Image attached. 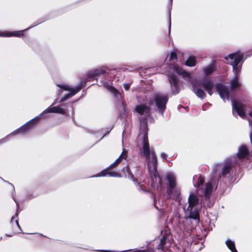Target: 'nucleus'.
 <instances>
[{
	"label": "nucleus",
	"instance_id": "b1692460",
	"mask_svg": "<svg viewBox=\"0 0 252 252\" xmlns=\"http://www.w3.org/2000/svg\"><path fill=\"white\" fill-rule=\"evenodd\" d=\"M105 88H106L109 91L111 92L112 93L115 94L117 93V90L113 87L109 86V85L105 84L104 85Z\"/></svg>",
	"mask_w": 252,
	"mask_h": 252
},
{
	"label": "nucleus",
	"instance_id": "c85d7f7f",
	"mask_svg": "<svg viewBox=\"0 0 252 252\" xmlns=\"http://www.w3.org/2000/svg\"><path fill=\"white\" fill-rule=\"evenodd\" d=\"M250 137L251 141H252V133L250 134Z\"/></svg>",
	"mask_w": 252,
	"mask_h": 252
},
{
	"label": "nucleus",
	"instance_id": "f704fd0d",
	"mask_svg": "<svg viewBox=\"0 0 252 252\" xmlns=\"http://www.w3.org/2000/svg\"><path fill=\"white\" fill-rule=\"evenodd\" d=\"M248 121L249 122V123H250V124L251 123H250V121L249 119V118H248Z\"/></svg>",
	"mask_w": 252,
	"mask_h": 252
},
{
	"label": "nucleus",
	"instance_id": "4be33fe9",
	"mask_svg": "<svg viewBox=\"0 0 252 252\" xmlns=\"http://www.w3.org/2000/svg\"><path fill=\"white\" fill-rule=\"evenodd\" d=\"M212 186L210 183H208L206 184L205 193L206 197L209 196L210 194L212 191Z\"/></svg>",
	"mask_w": 252,
	"mask_h": 252
},
{
	"label": "nucleus",
	"instance_id": "dca6fc26",
	"mask_svg": "<svg viewBox=\"0 0 252 252\" xmlns=\"http://www.w3.org/2000/svg\"><path fill=\"white\" fill-rule=\"evenodd\" d=\"M105 70L103 68L96 69L94 70H92L89 73V78L93 77L96 76H99L101 74H104Z\"/></svg>",
	"mask_w": 252,
	"mask_h": 252
},
{
	"label": "nucleus",
	"instance_id": "2f4dec72",
	"mask_svg": "<svg viewBox=\"0 0 252 252\" xmlns=\"http://www.w3.org/2000/svg\"><path fill=\"white\" fill-rule=\"evenodd\" d=\"M161 245H163L164 244V242H163V240H161Z\"/></svg>",
	"mask_w": 252,
	"mask_h": 252
},
{
	"label": "nucleus",
	"instance_id": "c9c22d12",
	"mask_svg": "<svg viewBox=\"0 0 252 252\" xmlns=\"http://www.w3.org/2000/svg\"><path fill=\"white\" fill-rule=\"evenodd\" d=\"M170 27H171V24H170V25H169V29L170 28Z\"/></svg>",
	"mask_w": 252,
	"mask_h": 252
},
{
	"label": "nucleus",
	"instance_id": "72a5a7b5",
	"mask_svg": "<svg viewBox=\"0 0 252 252\" xmlns=\"http://www.w3.org/2000/svg\"><path fill=\"white\" fill-rule=\"evenodd\" d=\"M249 115H250V117H252V114H251V113H249Z\"/></svg>",
	"mask_w": 252,
	"mask_h": 252
},
{
	"label": "nucleus",
	"instance_id": "c756f323",
	"mask_svg": "<svg viewBox=\"0 0 252 252\" xmlns=\"http://www.w3.org/2000/svg\"><path fill=\"white\" fill-rule=\"evenodd\" d=\"M161 157L164 158L165 156V154L164 153L161 154Z\"/></svg>",
	"mask_w": 252,
	"mask_h": 252
},
{
	"label": "nucleus",
	"instance_id": "1a4fd4ad",
	"mask_svg": "<svg viewBox=\"0 0 252 252\" xmlns=\"http://www.w3.org/2000/svg\"><path fill=\"white\" fill-rule=\"evenodd\" d=\"M166 179L169 187L167 192L169 194H170L172 193V189H174L176 188V179L175 176L172 173H168L166 176Z\"/></svg>",
	"mask_w": 252,
	"mask_h": 252
},
{
	"label": "nucleus",
	"instance_id": "393cba45",
	"mask_svg": "<svg viewBox=\"0 0 252 252\" xmlns=\"http://www.w3.org/2000/svg\"><path fill=\"white\" fill-rule=\"evenodd\" d=\"M230 169V167L229 166H225L223 169V170L222 171V174L223 175H225V174L228 173L229 172Z\"/></svg>",
	"mask_w": 252,
	"mask_h": 252
},
{
	"label": "nucleus",
	"instance_id": "423d86ee",
	"mask_svg": "<svg viewBox=\"0 0 252 252\" xmlns=\"http://www.w3.org/2000/svg\"><path fill=\"white\" fill-rule=\"evenodd\" d=\"M233 110H234L237 114L242 118H245V111L246 110V105L241 103L240 102L235 101L232 103Z\"/></svg>",
	"mask_w": 252,
	"mask_h": 252
},
{
	"label": "nucleus",
	"instance_id": "a211bd4d",
	"mask_svg": "<svg viewBox=\"0 0 252 252\" xmlns=\"http://www.w3.org/2000/svg\"><path fill=\"white\" fill-rule=\"evenodd\" d=\"M109 176L112 177H120V175L116 172H105L103 171L100 174H97L95 177Z\"/></svg>",
	"mask_w": 252,
	"mask_h": 252
},
{
	"label": "nucleus",
	"instance_id": "aec40b11",
	"mask_svg": "<svg viewBox=\"0 0 252 252\" xmlns=\"http://www.w3.org/2000/svg\"><path fill=\"white\" fill-rule=\"evenodd\" d=\"M215 70L214 65L213 64L210 65L204 69V72L205 75H209L214 72Z\"/></svg>",
	"mask_w": 252,
	"mask_h": 252
},
{
	"label": "nucleus",
	"instance_id": "bb28decb",
	"mask_svg": "<svg viewBox=\"0 0 252 252\" xmlns=\"http://www.w3.org/2000/svg\"><path fill=\"white\" fill-rule=\"evenodd\" d=\"M124 87L126 90H128L129 88V84H125L124 85Z\"/></svg>",
	"mask_w": 252,
	"mask_h": 252
},
{
	"label": "nucleus",
	"instance_id": "f3484780",
	"mask_svg": "<svg viewBox=\"0 0 252 252\" xmlns=\"http://www.w3.org/2000/svg\"><path fill=\"white\" fill-rule=\"evenodd\" d=\"M248 150L247 147L245 146H241L239 148L238 157L239 158H244L248 154Z\"/></svg>",
	"mask_w": 252,
	"mask_h": 252
},
{
	"label": "nucleus",
	"instance_id": "0eeeda50",
	"mask_svg": "<svg viewBox=\"0 0 252 252\" xmlns=\"http://www.w3.org/2000/svg\"><path fill=\"white\" fill-rule=\"evenodd\" d=\"M57 86L65 91H69V93L67 94L64 97V98H63L61 100V101H65V100L68 99L69 98L73 96L74 94H76L81 89L80 87H77L75 88H71L67 85H57Z\"/></svg>",
	"mask_w": 252,
	"mask_h": 252
},
{
	"label": "nucleus",
	"instance_id": "cd10ccee",
	"mask_svg": "<svg viewBox=\"0 0 252 252\" xmlns=\"http://www.w3.org/2000/svg\"><path fill=\"white\" fill-rule=\"evenodd\" d=\"M15 224L19 228H20V225L18 223V220H15Z\"/></svg>",
	"mask_w": 252,
	"mask_h": 252
},
{
	"label": "nucleus",
	"instance_id": "4468645a",
	"mask_svg": "<svg viewBox=\"0 0 252 252\" xmlns=\"http://www.w3.org/2000/svg\"><path fill=\"white\" fill-rule=\"evenodd\" d=\"M126 151L124 150L123 153L120 156V157L115 160V161L111 164L109 166V168L114 167L117 166L118 164H119L123 159H126Z\"/></svg>",
	"mask_w": 252,
	"mask_h": 252
},
{
	"label": "nucleus",
	"instance_id": "6e6552de",
	"mask_svg": "<svg viewBox=\"0 0 252 252\" xmlns=\"http://www.w3.org/2000/svg\"><path fill=\"white\" fill-rule=\"evenodd\" d=\"M168 100L166 96L160 94H157L155 97L156 104L157 107L161 110L165 108V105Z\"/></svg>",
	"mask_w": 252,
	"mask_h": 252
},
{
	"label": "nucleus",
	"instance_id": "473e14b6",
	"mask_svg": "<svg viewBox=\"0 0 252 252\" xmlns=\"http://www.w3.org/2000/svg\"><path fill=\"white\" fill-rule=\"evenodd\" d=\"M102 252H111L107 251H102Z\"/></svg>",
	"mask_w": 252,
	"mask_h": 252
},
{
	"label": "nucleus",
	"instance_id": "f257e3e1",
	"mask_svg": "<svg viewBox=\"0 0 252 252\" xmlns=\"http://www.w3.org/2000/svg\"><path fill=\"white\" fill-rule=\"evenodd\" d=\"M204 88L208 93L211 95L216 90L219 94L220 97L225 101L228 99L229 93L227 89L222 84H218L215 86L210 80H206L201 83H193L192 90L197 96L201 98H204L205 93L201 88Z\"/></svg>",
	"mask_w": 252,
	"mask_h": 252
},
{
	"label": "nucleus",
	"instance_id": "a878e982",
	"mask_svg": "<svg viewBox=\"0 0 252 252\" xmlns=\"http://www.w3.org/2000/svg\"><path fill=\"white\" fill-rule=\"evenodd\" d=\"M173 59H177V55L175 53L172 52L170 54V60H172Z\"/></svg>",
	"mask_w": 252,
	"mask_h": 252
},
{
	"label": "nucleus",
	"instance_id": "412c9836",
	"mask_svg": "<svg viewBox=\"0 0 252 252\" xmlns=\"http://www.w3.org/2000/svg\"><path fill=\"white\" fill-rule=\"evenodd\" d=\"M195 64V58L193 57H189L185 63V64L189 66H193Z\"/></svg>",
	"mask_w": 252,
	"mask_h": 252
},
{
	"label": "nucleus",
	"instance_id": "9d476101",
	"mask_svg": "<svg viewBox=\"0 0 252 252\" xmlns=\"http://www.w3.org/2000/svg\"><path fill=\"white\" fill-rule=\"evenodd\" d=\"M136 112L142 115H147L150 112V109L144 105H137L135 107Z\"/></svg>",
	"mask_w": 252,
	"mask_h": 252
},
{
	"label": "nucleus",
	"instance_id": "2eb2a0df",
	"mask_svg": "<svg viewBox=\"0 0 252 252\" xmlns=\"http://www.w3.org/2000/svg\"><path fill=\"white\" fill-rule=\"evenodd\" d=\"M173 70L178 74L183 75L184 77H189V74L181 68L178 65L175 64L173 66Z\"/></svg>",
	"mask_w": 252,
	"mask_h": 252
},
{
	"label": "nucleus",
	"instance_id": "6ab92c4d",
	"mask_svg": "<svg viewBox=\"0 0 252 252\" xmlns=\"http://www.w3.org/2000/svg\"><path fill=\"white\" fill-rule=\"evenodd\" d=\"M225 243L228 249L232 252H238L235 248L234 242L230 240H227L226 241Z\"/></svg>",
	"mask_w": 252,
	"mask_h": 252
},
{
	"label": "nucleus",
	"instance_id": "ddd939ff",
	"mask_svg": "<svg viewBox=\"0 0 252 252\" xmlns=\"http://www.w3.org/2000/svg\"><path fill=\"white\" fill-rule=\"evenodd\" d=\"M238 73L234 72L235 77L230 81V87L232 90L237 89L241 86V83L238 79Z\"/></svg>",
	"mask_w": 252,
	"mask_h": 252
},
{
	"label": "nucleus",
	"instance_id": "20e7f679",
	"mask_svg": "<svg viewBox=\"0 0 252 252\" xmlns=\"http://www.w3.org/2000/svg\"><path fill=\"white\" fill-rule=\"evenodd\" d=\"M199 199L194 194H190L188 199L189 205L186 212L189 214V217L193 219H197L199 216L198 210L195 206L198 204Z\"/></svg>",
	"mask_w": 252,
	"mask_h": 252
},
{
	"label": "nucleus",
	"instance_id": "7ed1b4c3",
	"mask_svg": "<svg viewBox=\"0 0 252 252\" xmlns=\"http://www.w3.org/2000/svg\"><path fill=\"white\" fill-rule=\"evenodd\" d=\"M47 113H57L60 114H64V111L60 107H53L48 108L47 110L43 111L38 116L35 117L32 120L30 121L25 125L21 126L20 128L12 133L11 135H15L19 133H24L28 131L32 126L35 124L39 120L41 116L44 114Z\"/></svg>",
	"mask_w": 252,
	"mask_h": 252
},
{
	"label": "nucleus",
	"instance_id": "f8f14e48",
	"mask_svg": "<svg viewBox=\"0 0 252 252\" xmlns=\"http://www.w3.org/2000/svg\"><path fill=\"white\" fill-rule=\"evenodd\" d=\"M24 31H21L18 32H0V36H6L9 37L12 36H21L23 35Z\"/></svg>",
	"mask_w": 252,
	"mask_h": 252
},
{
	"label": "nucleus",
	"instance_id": "39448f33",
	"mask_svg": "<svg viewBox=\"0 0 252 252\" xmlns=\"http://www.w3.org/2000/svg\"><path fill=\"white\" fill-rule=\"evenodd\" d=\"M243 55L239 52H236L230 54L225 58L227 63L233 66L234 72L239 73L241 70L240 63L242 61Z\"/></svg>",
	"mask_w": 252,
	"mask_h": 252
},
{
	"label": "nucleus",
	"instance_id": "7c9ffc66",
	"mask_svg": "<svg viewBox=\"0 0 252 252\" xmlns=\"http://www.w3.org/2000/svg\"><path fill=\"white\" fill-rule=\"evenodd\" d=\"M15 219V217H13L12 218H11V222H13V220H14Z\"/></svg>",
	"mask_w": 252,
	"mask_h": 252
},
{
	"label": "nucleus",
	"instance_id": "5701e85b",
	"mask_svg": "<svg viewBox=\"0 0 252 252\" xmlns=\"http://www.w3.org/2000/svg\"><path fill=\"white\" fill-rule=\"evenodd\" d=\"M197 178V183H194V186L195 187H199L200 186H202L204 182L203 178L199 175L198 177H196Z\"/></svg>",
	"mask_w": 252,
	"mask_h": 252
},
{
	"label": "nucleus",
	"instance_id": "9b49d317",
	"mask_svg": "<svg viewBox=\"0 0 252 252\" xmlns=\"http://www.w3.org/2000/svg\"><path fill=\"white\" fill-rule=\"evenodd\" d=\"M169 80L172 86L173 91L174 92L175 94L178 93L179 92L178 82L175 76L174 75L169 76Z\"/></svg>",
	"mask_w": 252,
	"mask_h": 252
},
{
	"label": "nucleus",
	"instance_id": "f03ea898",
	"mask_svg": "<svg viewBox=\"0 0 252 252\" xmlns=\"http://www.w3.org/2000/svg\"><path fill=\"white\" fill-rule=\"evenodd\" d=\"M142 149L144 156L146 158L147 164L149 171L155 176L156 181H158L159 184H161V179L157 172V159L155 152L150 150L148 136L145 133L143 136V140L142 145Z\"/></svg>",
	"mask_w": 252,
	"mask_h": 252
}]
</instances>
